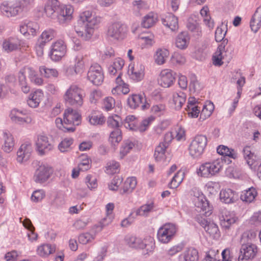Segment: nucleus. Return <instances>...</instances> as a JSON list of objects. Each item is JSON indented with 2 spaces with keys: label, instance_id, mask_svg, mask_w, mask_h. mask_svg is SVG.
Here are the masks:
<instances>
[{
  "label": "nucleus",
  "instance_id": "obj_1",
  "mask_svg": "<svg viewBox=\"0 0 261 261\" xmlns=\"http://www.w3.org/2000/svg\"><path fill=\"white\" fill-rule=\"evenodd\" d=\"M44 11L48 17L64 23L72 19L73 8L71 5L61 4L58 0H48Z\"/></svg>",
  "mask_w": 261,
  "mask_h": 261
},
{
  "label": "nucleus",
  "instance_id": "obj_2",
  "mask_svg": "<svg viewBox=\"0 0 261 261\" xmlns=\"http://www.w3.org/2000/svg\"><path fill=\"white\" fill-rule=\"evenodd\" d=\"M100 18L93 14L90 11H86L80 15L75 30L79 35L83 36L85 34L86 39L90 38L93 33L95 26L99 23Z\"/></svg>",
  "mask_w": 261,
  "mask_h": 261
},
{
  "label": "nucleus",
  "instance_id": "obj_3",
  "mask_svg": "<svg viewBox=\"0 0 261 261\" xmlns=\"http://www.w3.org/2000/svg\"><path fill=\"white\" fill-rule=\"evenodd\" d=\"M85 94L83 90L75 85H72L67 90L64 99L66 104L75 107H81Z\"/></svg>",
  "mask_w": 261,
  "mask_h": 261
},
{
  "label": "nucleus",
  "instance_id": "obj_4",
  "mask_svg": "<svg viewBox=\"0 0 261 261\" xmlns=\"http://www.w3.org/2000/svg\"><path fill=\"white\" fill-rule=\"evenodd\" d=\"M224 163L222 159H218L213 162L202 164L199 169L198 174L204 177H208L219 173Z\"/></svg>",
  "mask_w": 261,
  "mask_h": 261
},
{
  "label": "nucleus",
  "instance_id": "obj_5",
  "mask_svg": "<svg viewBox=\"0 0 261 261\" xmlns=\"http://www.w3.org/2000/svg\"><path fill=\"white\" fill-rule=\"evenodd\" d=\"M127 32L125 24L120 22H115L108 27L107 37L111 40H122L126 37Z\"/></svg>",
  "mask_w": 261,
  "mask_h": 261
},
{
  "label": "nucleus",
  "instance_id": "obj_6",
  "mask_svg": "<svg viewBox=\"0 0 261 261\" xmlns=\"http://www.w3.org/2000/svg\"><path fill=\"white\" fill-rule=\"evenodd\" d=\"M207 138L204 135H197L192 140L189 147V153L193 158L199 157L207 145Z\"/></svg>",
  "mask_w": 261,
  "mask_h": 261
},
{
  "label": "nucleus",
  "instance_id": "obj_7",
  "mask_svg": "<svg viewBox=\"0 0 261 261\" xmlns=\"http://www.w3.org/2000/svg\"><path fill=\"white\" fill-rule=\"evenodd\" d=\"M128 245L132 248L146 249L147 251H151L154 246L153 238L149 237L144 240L134 236L129 237L126 239Z\"/></svg>",
  "mask_w": 261,
  "mask_h": 261
},
{
  "label": "nucleus",
  "instance_id": "obj_8",
  "mask_svg": "<svg viewBox=\"0 0 261 261\" xmlns=\"http://www.w3.org/2000/svg\"><path fill=\"white\" fill-rule=\"evenodd\" d=\"M127 102L133 109H137L141 104V109L143 111L148 109L150 106L144 94H132L127 98Z\"/></svg>",
  "mask_w": 261,
  "mask_h": 261
},
{
  "label": "nucleus",
  "instance_id": "obj_9",
  "mask_svg": "<svg viewBox=\"0 0 261 261\" xmlns=\"http://www.w3.org/2000/svg\"><path fill=\"white\" fill-rule=\"evenodd\" d=\"M87 77L89 81L95 85H100L103 81L104 75L101 67L97 63L92 64L88 72Z\"/></svg>",
  "mask_w": 261,
  "mask_h": 261
},
{
  "label": "nucleus",
  "instance_id": "obj_10",
  "mask_svg": "<svg viewBox=\"0 0 261 261\" xmlns=\"http://www.w3.org/2000/svg\"><path fill=\"white\" fill-rule=\"evenodd\" d=\"M176 232L175 225L173 224H166L161 227L158 232L159 240L163 243H168Z\"/></svg>",
  "mask_w": 261,
  "mask_h": 261
},
{
  "label": "nucleus",
  "instance_id": "obj_11",
  "mask_svg": "<svg viewBox=\"0 0 261 261\" xmlns=\"http://www.w3.org/2000/svg\"><path fill=\"white\" fill-rule=\"evenodd\" d=\"M66 46L62 40H59L53 43L50 47L49 55L54 61H59L65 55Z\"/></svg>",
  "mask_w": 261,
  "mask_h": 261
},
{
  "label": "nucleus",
  "instance_id": "obj_12",
  "mask_svg": "<svg viewBox=\"0 0 261 261\" xmlns=\"http://www.w3.org/2000/svg\"><path fill=\"white\" fill-rule=\"evenodd\" d=\"M173 139V137L172 133L168 132L165 134L163 141L160 143L155 149L154 156L156 161H160L164 159L166 149L169 146Z\"/></svg>",
  "mask_w": 261,
  "mask_h": 261
},
{
  "label": "nucleus",
  "instance_id": "obj_13",
  "mask_svg": "<svg viewBox=\"0 0 261 261\" xmlns=\"http://www.w3.org/2000/svg\"><path fill=\"white\" fill-rule=\"evenodd\" d=\"M53 169L51 167L41 165L36 170L34 175V180L36 183L43 184L46 182L53 173Z\"/></svg>",
  "mask_w": 261,
  "mask_h": 261
},
{
  "label": "nucleus",
  "instance_id": "obj_14",
  "mask_svg": "<svg viewBox=\"0 0 261 261\" xmlns=\"http://www.w3.org/2000/svg\"><path fill=\"white\" fill-rule=\"evenodd\" d=\"M257 252V246L253 244H242L239 260H248L253 258Z\"/></svg>",
  "mask_w": 261,
  "mask_h": 261
},
{
  "label": "nucleus",
  "instance_id": "obj_15",
  "mask_svg": "<svg viewBox=\"0 0 261 261\" xmlns=\"http://www.w3.org/2000/svg\"><path fill=\"white\" fill-rule=\"evenodd\" d=\"M198 194V196H195L193 199L196 210L199 213L205 212L203 214L206 216H209L212 213L208 201L203 194L199 193Z\"/></svg>",
  "mask_w": 261,
  "mask_h": 261
},
{
  "label": "nucleus",
  "instance_id": "obj_16",
  "mask_svg": "<svg viewBox=\"0 0 261 261\" xmlns=\"http://www.w3.org/2000/svg\"><path fill=\"white\" fill-rule=\"evenodd\" d=\"M176 73L169 69L163 70L160 74L159 80L161 86L164 88L170 87L175 81Z\"/></svg>",
  "mask_w": 261,
  "mask_h": 261
},
{
  "label": "nucleus",
  "instance_id": "obj_17",
  "mask_svg": "<svg viewBox=\"0 0 261 261\" xmlns=\"http://www.w3.org/2000/svg\"><path fill=\"white\" fill-rule=\"evenodd\" d=\"M64 118L65 124L78 125L80 123L81 116L76 110L69 108L65 111Z\"/></svg>",
  "mask_w": 261,
  "mask_h": 261
},
{
  "label": "nucleus",
  "instance_id": "obj_18",
  "mask_svg": "<svg viewBox=\"0 0 261 261\" xmlns=\"http://www.w3.org/2000/svg\"><path fill=\"white\" fill-rule=\"evenodd\" d=\"M1 10L3 14L7 17L15 16L22 12L17 2L14 4H3L1 6Z\"/></svg>",
  "mask_w": 261,
  "mask_h": 261
},
{
  "label": "nucleus",
  "instance_id": "obj_19",
  "mask_svg": "<svg viewBox=\"0 0 261 261\" xmlns=\"http://www.w3.org/2000/svg\"><path fill=\"white\" fill-rule=\"evenodd\" d=\"M32 147L30 143L22 144L17 152V160L19 163L28 161L31 155Z\"/></svg>",
  "mask_w": 261,
  "mask_h": 261
},
{
  "label": "nucleus",
  "instance_id": "obj_20",
  "mask_svg": "<svg viewBox=\"0 0 261 261\" xmlns=\"http://www.w3.org/2000/svg\"><path fill=\"white\" fill-rule=\"evenodd\" d=\"M37 150L41 155L48 152L53 149V145L49 142L48 138L44 136L38 137L36 142Z\"/></svg>",
  "mask_w": 261,
  "mask_h": 261
},
{
  "label": "nucleus",
  "instance_id": "obj_21",
  "mask_svg": "<svg viewBox=\"0 0 261 261\" xmlns=\"http://www.w3.org/2000/svg\"><path fill=\"white\" fill-rule=\"evenodd\" d=\"M144 67L140 64L129 66L128 74L132 79L136 81H141L144 77Z\"/></svg>",
  "mask_w": 261,
  "mask_h": 261
},
{
  "label": "nucleus",
  "instance_id": "obj_22",
  "mask_svg": "<svg viewBox=\"0 0 261 261\" xmlns=\"http://www.w3.org/2000/svg\"><path fill=\"white\" fill-rule=\"evenodd\" d=\"M221 201L225 203L234 202L238 199V195L230 189L222 190L220 193Z\"/></svg>",
  "mask_w": 261,
  "mask_h": 261
},
{
  "label": "nucleus",
  "instance_id": "obj_23",
  "mask_svg": "<svg viewBox=\"0 0 261 261\" xmlns=\"http://www.w3.org/2000/svg\"><path fill=\"white\" fill-rule=\"evenodd\" d=\"M25 113L22 111L14 109L11 112L10 117L11 120L17 123L22 124L24 122L30 123L31 122V119L30 117H24Z\"/></svg>",
  "mask_w": 261,
  "mask_h": 261
},
{
  "label": "nucleus",
  "instance_id": "obj_24",
  "mask_svg": "<svg viewBox=\"0 0 261 261\" xmlns=\"http://www.w3.org/2000/svg\"><path fill=\"white\" fill-rule=\"evenodd\" d=\"M243 156L247 164L251 168H253L256 166L257 156L251 150L250 146L245 147L243 150Z\"/></svg>",
  "mask_w": 261,
  "mask_h": 261
},
{
  "label": "nucleus",
  "instance_id": "obj_25",
  "mask_svg": "<svg viewBox=\"0 0 261 261\" xmlns=\"http://www.w3.org/2000/svg\"><path fill=\"white\" fill-rule=\"evenodd\" d=\"M114 208V205L112 203H109L106 205L107 217L102 219L99 225L95 226L97 231H100L106 226L110 224L112 220V217L110 215Z\"/></svg>",
  "mask_w": 261,
  "mask_h": 261
},
{
  "label": "nucleus",
  "instance_id": "obj_26",
  "mask_svg": "<svg viewBox=\"0 0 261 261\" xmlns=\"http://www.w3.org/2000/svg\"><path fill=\"white\" fill-rule=\"evenodd\" d=\"M252 31L256 33L261 27V6L258 7L252 17L250 23Z\"/></svg>",
  "mask_w": 261,
  "mask_h": 261
},
{
  "label": "nucleus",
  "instance_id": "obj_27",
  "mask_svg": "<svg viewBox=\"0 0 261 261\" xmlns=\"http://www.w3.org/2000/svg\"><path fill=\"white\" fill-rule=\"evenodd\" d=\"M163 24L172 31L176 30L178 28V19L171 13H169L165 18L162 19Z\"/></svg>",
  "mask_w": 261,
  "mask_h": 261
},
{
  "label": "nucleus",
  "instance_id": "obj_28",
  "mask_svg": "<svg viewBox=\"0 0 261 261\" xmlns=\"http://www.w3.org/2000/svg\"><path fill=\"white\" fill-rule=\"evenodd\" d=\"M43 97V93L40 90H37L31 94L27 101L28 105L32 108H37Z\"/></svg>",
  "mask_w": 261,
  "mask_h": 261
},
{
  "label": "nucleus",
  "instance_id": "obj_29",
  "mask_svg": "<svg viewBox=\"0 0 261 261\" xmlns=\"http://www.w3.org/2000/svg\"><path fill=\"white\" fill-rule=\"evenodd\" d=\"M20 43L18 40L10 38L5 40L3 43V48L7 53L16 50L19 48Z\"/></svg>",
  "mask_w": 261,
  "mask_h": 261
},
{
  "label": "nucleus",
  "instance_id": "obj_30",
  "mask_svg": "<svg viewBox=\"0 0 261 261\" xmlns=\"http://www.w3.org/2000/svg\"><path fill=\"white\" fill-rule=\"evenodd\" d=\"M4 144L2 147L3 150L9 153L13 149L14 146V140L12 135L9 132L4 133Z\"/></svg>",
  "mask_w": 261,
  "mask_h": 261
},
{
  "label": "nucleus",
  "instance_id": "obj_31",
  "mask_svg": "<svg viewBox=\"0 0 261 261\" xmlns=\"http://www.w3.org/2000/svg\"><path fill=\"white\" fill-rule=\"evenodd\" d=\"M190 38L187 32H181L177 37L175 44L180 49L186 48L189 42Z\"/></svg>",
  "mask_w": 261,
  "mask_h": 261
},
{
  "label": "nucleus",
  "instance_id": "obj_32",
  "mask_svg": "<svg viewBox=\"0 0 261 261\" xmlns=\"http://www.w3.org/2000/svg\"><path fill=\"white\" fill-rule=\"evenodd\" d=\"M133 10L136 15H140V12L148 9L149 6L144 0H135L132 3Z\"/></svg>",
  "mask_w": 261,
  "mask_h": 261
},
{
  "label": "nucleus",
  "instance_id": "obj_33",
  "mask_svg": "<svg viewBox=\"0 0 261 261\" xmlns=\"http://www.w3.org/2000/svg\"><path fill=\"white\" fill-rule=\"evenodd\" d=\"M169 55V51L166 49H158L154 56L155 62L158 65H162L165 63L166 60Z\"/></svg>",
  "mask_w": 261,
  "mask_h": 261
},
{
  "label": "nucleus",
  "instance_id": "obj_34",
  "mask_svg": "<svg viewBox=\"0 0 261 261\" xmlns=\"http://www.w3.org/2000/svg\"><path fill=\"white\" fill-rule=\"evenodd\" d=\"M257 194L255 189L251 187L243 193L241 196V199L244 201L250 203L254 200Z\"/></svg>",
  "mask_w": 261,
  "mask_h": 261
},
{
  "label": "nucleus",
  "instance_id": "obj_35",
  "mask_svg": "<svg viewBox=\"0 0 261 261\" xmlns=\"http://www.w3.org/2000/svg\"><path fill=\"white\" fill-rule=\"evenodd\" d=\"M172 98L175 109H179L185 102L186 96L182 92H175L173 93Z\"/></svg>",
  "mask_w": 261,
  "mask_h": 261
},
{
  "label": "nucleus",
  "instance_id": "obj_36",
  "mask_svg": "<svg viewBox=\"0 0 261 261\" xmlns=\"http://www.w3.org/2000/svg\"><path fill=\"white\" fill-rule=\"evenodd\" d=\"M224 51V47L223 43L219 45L216 51L213 56V64L215 66H221L223 62L222 61L223 59V51Z\"/></svg>",
  "mask_w": 261,
  "mask_h": 261
},
{
  "label": "nucleus",
  "instance_id": "obj_37",
  "mask_svg": "<svg viewBox=\"0 0 261 261\" xmlns=\"http://www.w3.org/2000/svg\"><path fill=\"white\" fill-rule=\"evenodd\" d=\"M137 185V180L134 177L127 178L123 186L122 194L130 193L135 188Z\"/></svg>",
  "mask_w": 261,
  "mask_h": 261
},
{
  "label": "nucleus",
  "instance_id": "obj_38",
  "mask_svg": "<svg viewBox=\"0 0 261 261\" xmlns=\"http://www.w3.org/2000/svg\"><path fill=\"white\" fill-rule=\"evenodd\" d=\"M24 73L30 79L31 81L37 85H41L43 82L41 78L38 76L36 71L30 67L24 68Z\"/></svg>",
  "mask_w": 261,
  "mask_h": 261
},
{
  "label": "nucleus",
  "instance_id": "obj_39",
  "mask_svg": "<svg viewBox=\"0 0 261 261\" xmlns=\"http://www.w3.org/2000/svg\"><path fill=\"white\" fill-rule=\"evenodd\" d=\"M55 251L54 246L50 244H43L38 247L37 252L38 255L45 257L53 253Z\"/></svg>",
  "mask_w": 261,
  "mask_h": 261
},
{
  "label": "nucleus",
  "instance_id": "obj_40",
  "mask_svg": "<svg viewBox=\"0 0 261 261\" xmlns=\"http://www.w3.org/2000/svg\"><path fill=\"white\" fill-rule=\"evenodd\" d=\"M26 76L27 74L24 73V68L21 69L18 73V80L21 90L24 93H28L30 90L26 82Z\"/></svg>",
  "mask_w": 261,
  "mask_h": 261
},
{
  "label": "nucleus",
  "instance_id": "obj_41",
  "mask_svg": "<svg viewBox=\"0 0 261 261\" xmlns=\"http://www.w3.org/2000/svg\"><path fill=\"white\" fill-rule=\"evenodd\" d=\"M156 21V17L153 13H150L143 17L141 25L145 28H149L153 26Z\"/></svg>",
  "mask_w": 261,
  "mask_h": 261
},
{
  "label": "nucleus",
  "instance_id": "obj_42",
  "mask_svg": "<svg viewBox=\"0 0 261 261\" xmlns=\"http://www.w3.org/2000/svg\"><path fill=\"white\" fill-rule=\"evenodd\" d=\"M217 152L222 155L228 156L232 159L237 158V153L233 149H230L226 146L220 145L217 147Z\"/></svg>",
  "mask_w": 261,
  "mask_h": 261
},
{
  "label": "nucleus",
  "instance_id": "obj_43",
  "mask_svg": "<svg viewBox=\"0 0 261 261\" xmlns=\"http://www.w3.org/2000/svg\"><path fill=\"white\" fill-rule=\"evenodd\" d=\"M214 109V106L213 103L210 101L207 102L205 105L203 106V109L200 115V119L204 120L210 117Z\"/></svg>",
  "mask_w": 261,
  "mask_h": 261
},
{
  "label": "nucleus",
  "instance_id": "obj_44",
  "mask_svg": "<svg viewBox=\"0 0 261 261\" xmlns=\"http://www.w3.org/2000/svg\"><path fill=\"white\" fill-rule=\"evenodd\" d=\"M122 140L121 131L119 128L112 130L110 134L109 141L113 145H115Z\"/></svg>",
  "mask_w": 261,
  "mask_h": 261
},
{
  "label": "nucleus",
  "instance_id": "obj_45",
  "mask_svg": "<svg viewBox=\"0 0 261 261\" xmlns=\"http://www.w3.org/2000/svg\"><path fill=\"white\" fill-rule=\"evenodd\" d=\"M184 257L185 261H198V251L194 248H189L185 252Z\"/></svg>",
  "mask_w": 261,
  "mask_h": 261
},
{
  "label": "nucleus",
  "instance_id": "obj_46",
  "mask_svg": "<svg viewBox=\"0 0 261 261\" xmlns=\"http://www.w3.org/2000/svg\"><path fill=\"white\" fill-rule=\"evenodd\" d=\"M256 236V233L253 230H248L244 232L241 239V243L244 244H252V241Z\"/></svg>",
  "mask_w": 261,
  "mask_h": 261
},
{
  "label": "nucleus",
  "instance_id": "obj_47",
  "mask_svg": "<svg viewBox=\"0 0 261 261\" xmlns=\"http://www.w3.org/2000/svg\"><path fill=\"white\" fill-rule=\"evenodd\" d=\"M39 71L41 74L45 77H56L58 76V72L56 69L48 68L44 66H41Z\"/></svg>",
  "mask_w": 261,
  "mask_h": 261
},
{
  "label": "nucleus",
  "instance_id": "obj_48",
  "mask_svg": "<svg viewBox=\"0 0 261 261\" xmlns=\"http://www.w3.org/2000/svg\"><path fill=\"white\" fill-rule=\"evenodd\" d=\"M208 9L207 7H203L200 10V14L203 17V21L205 24L209 28V29H213L214 27V21L212 20L210 16L207 15Z\"/></svg>",
  "mask_w": 261,
  "mask_h": 261
},
{
  "label": "nucleus",
  "instance_id": "obj_49",
  "mask_svg": "<svg viewBox=\"0 0 261 261\" xmlns=\"http://www.w3.org/2000/svg\"><path fill=\"white\" fill-rule=\"evenodd\" d=\"M184 172L180 171H178L172 178L171 182L169 184L170 188H176L182 182L184 179Z\"/></svg>",
  "mask_w": 261,
  "mask_h": 261
},
{
  "label": "nucleus",
  "instance_id": "obj_50",
  "mask_svg": "<svg viewBox=\"0 0 261 261\" xmlns=\"http://www.w3.org/2000/svg\"><path fill=\"white\" fill-rule=\"evenodd\" d=\"M55 37V32L53 30L49 29L44 31L41 34L40 38L38 39L39 42H43V43L45 45L46 43L51 40Z\"/></svg>",
  "mask_w": 261,
  "mask_h": 261
},
{
  "label": "nucleus",
  "instance_id": "obj_51",
  "mask_svg": "<svg viewBox=\"0 0 261 261\" xmlns=\"http://www.w3.org/2000/svg\"><path fill=\"white\" fill-rule=\"evenodd\" d=\"M153 203L144 204L136 211V216H146L153 210Z\"/></svg>",
  "mask_w": 261,
  "mask_h": 261
},
{
  "label": "nucleus",
  "instance_id": "obj_52",
  "mask_svg": "<svg viewBox=\"0 0 261 261\" xmlns=\"http://www.w3.org/2000/svg\"><path fill=\"white\" fill-rule=\"evenodd\" d=\"M120 117L118 115H115V116H110L108 117L107 120V124L109 127L114 129H116V128H119L120 126Z\"/></svg>",
  "mask_w": 261,
  "mask_h": 261
},
{
  "label": "nucleus",
  "instance_id": "obj_53",
  "mask_svg": "<svg viewBox=\"0 0 261 261\" xmlns=\"http://www.w3.org/2000/svg\"><path fill=\"white\" fill-rule=\"evenodd\" d=\"M236 218L231 216H222L220 219L221 225L226 229H228L231 224H234L236 222Z\"/></svg>",
  "mask_w": 261,
  "mask_h": 261
},
{
  "label": "nucleus",
  "instance_id": "obj_54",
  "mask_svg": "<svg viewBox=\"0 0 261 261\" xmlns=\"http://www.w3.org/2000/svg\"><path fill=\"white\" fill-rule=\"evenodd\" d=\"M55 123L57 127L64 132H73L75 130V127L72 126L68 127L67 124L64 123V121L60 118H57L55 120Z\"/></svg>",
  "mask_w": 261,
  "mask_h": 261
},
{
  "label": "nucleus",
  "instance_id": "obj_55",
  "mask_svg": "<svg viewBox=\"0 0 261 261\" xmlns=\"http://www.w3.org/2000/svg\"><path fill=\"white\" fill-rule=\"evenodd\" d=\"M119 166L120 165L119 163L115 161H110L107 164L106 172L107 173L110 174L116 173L119 171Z\"/></svg>",
  "mask_w": 261,
  "mask_h": 261
},
{
  "label": "nucleus",
  "instance_id": "obj_56",
  "mask_svg": "<svg viewBox=\"0 0 261 261\" xmlns=\"http://www.w3.org/2000/svg\"><path fill=\"white\" fill-rule=\"evenodd\" d=\"M81 158V163L78 165L79 170L85 171L89 169L91 160L87 155H82Z\"/></svg>",
  "mask_w": 261,
  "mask_h": 261
},
{
  "label": "nucleus",
  "instance_id": "obj_57",
  "mask_svg": "<svg viewBox=\"0 0 261 261\" xmlns=\"http://www.w3.org/2000/svg\"><path fill=\"white\" fill-rule=\"evenodd\" d=\"M27 30L28 31V35L35 36L39 30V26L37 23L35 22L29 21L27 23L25 22Z\"/></svg>",
  "mask_w": 261,
  "mask_h": 261
},
{
  "label": "nucleus",
  "instance_id": "obj_58",
  "mask_svg": "<svg viewBox=\"0 0 261 261\" xmlns=\"http://www.w3.org/2000/svg\"><path fill=\"white\" fill-rule=\"evenodd\" d=\"M134 147V144L133 143L129 141L124 142L120 150L121 159L123 158Z\"/></svg>",
  "mask_w": 261,
  "mask_h": 261
},
{
  "label": "nucleus",
  "instance_id": "obj_59",
  "mask_svg": "<svg viewBox=\"0 0 261 261\" xmlns=\"http://www.w3.org/2000/svg\"><path fill=\"white\" fill-rule=\"evenodd\" d=\"M189 89L190 91L193 93H198L202 89L201 84L197 80L195 77H193L191 79V81L189 85Z\"/></svg>",
  "mask_w": 261,
  "mask_h": 261
},
{
  "label": "nucleus",
  "instance_id": "obj_60",
  "mask_svg": "<svg viewBox=\"0 0 261 261\" xmlns=\"http://www.w3.org/2000/svg\"><path fill=\"white\" fill-rule=\"evenodd\" d=\"M124 126L126 128H129L131 130H136V121L134 116L130 115L126 117Z\"/></svg>",
  "mask_w": 261,
  "mask_h": 261
},
{
  "label": "nucleus",
  "instance_id": "obj_61",
  "mask_svg": "<svg viewBox=\"0 0 261 261\" xmlns=\"http://www.w3.org/2000/svg\"><path fill=\"white\" fill-rule=\"evenodd\" d=\"M89 121L92 125H102L105 122L104 116L102 115H92L88 117Z\"/></svg>",
  "mask_w": 261,
  "mask_h": 261
},
{
  "label": "nucleus",
  "instance_id": "obj_62",
  "mask_svg": "<svg viewBox=\"0 0 261 261\" xmlns=\"http://www.w3.org/2000/svg\"><path fill=\"white\" fill-rule=\"evenodd\" d=\"M72 143V138H65L59 144L58 148L61 152H64L68 151V149Z\"/></svg>",
  "mask_w": 261,
  "mask_h": 261
},
{
  "label": "nucleus",
  "instance_id": "obj_63",
  "mask_svg": "<svg viewBox=\"0 0 261 261\" xmlns=\"http://www.w3.org/2000/svg\"><path fill=\"white\" fill-rule=\"evenodd\" d=\"M205 231L214 238L218 236L219 229L217 225L215 223H209L208 226L205 227Z\"/></svg>",
  "mask_w": 261,
  "mask_h": 261
},
{
  "label": "nucleus",
  "instance_id": "obj_64",
  "mask_svg": "<svg viewBox=\"0 0 261 261\" xmlns=\"http://www.w3.org/2000/svg\"><path fill=\"white\" fill-rule=\"evenodd\" d=\"M186 110L187 111L189 116L192 118L197 117L200 112V107L198 106L187 107Z\"/></svg>",
  "mask_w": 261,
  "mask_h": 261
}]
</instances>
